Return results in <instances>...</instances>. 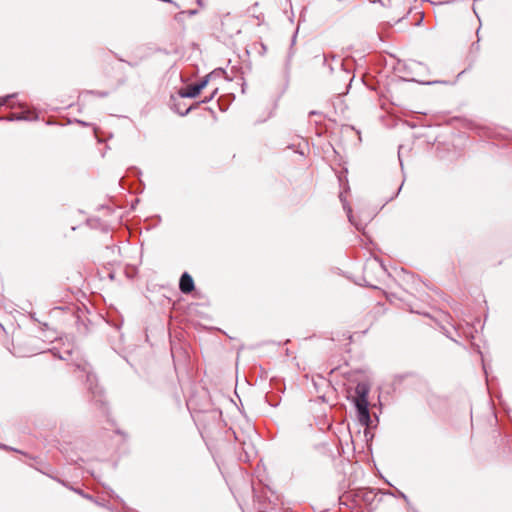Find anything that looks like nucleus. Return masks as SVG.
<instances>
[{
    "mask_svg": "<svg viewBox=\"0 0 512 512\" xmlns=\"http://www.w3.org/2000/svg\"><path fill=\"white\" fill-rule=\"evenodd\" d=\"M370 386L367 382H359L355 387L354 404L357 409L358 420L362 425L368 426L370 423L368 394Z\"/></svg>",
    "mask_w": 512,
    "mask_h": 512,
    "instance_id": "f257e3e1",
    "label": "nucleus"
},
{
    "mask_svg": "<svg viewBox=\"0 0 512 512\" xmlns=\"http://www.w3.org/2000/svg\"><path fill=\"white\" fill-rule=\"evenodd\" d=\"M179 288L182 293L188 294L193 291L194 289V281L192 277L187 273L184 272L180 278L179 281Z\"/></svg>",
    "mask_w": 512,
    "mask_h": 512,
    "instance_id": "f03ea898",
    "label": "nucleus"
},
{
    "mask_svg": "<svg viewBox=\"0 0 512 512\" xmlns=\"http://www.w3.org/2000/svg\"><path fill=\"white\" fill-rule=\"evenodd\" d=\"M200 94L198 87L195 84L188 85L185 89L179 91L181 98H195Z\"/></svg>",
    "mask_w": 512,
    "mask_h": 512,
    "instance_id": "7ed1b4c3",
    "label": "nucleus"
},
{
    "mask_svg": "<svg viewBox=\"0 0 512 512\" xmlns=\"http://www.w3.org/2000/svg\"><path fill=\"white\" fill-rule=\"evenodd\" d=\"M224 71L222 69L214 70L210 74H208L206 77H204L200 82L195 83V85L198 87V90L201 92L208 84V82L220 74H223Z\"/></svg>",
    "mask_w": 512,
    "mask_h": 512,
    "instance_id": "20e7f679",
    "label": "nucleus"
},
{
    "mask_svg": "<svg viewBox=\"0 0 512 512\" xmlns=\"http://www.w3.org/2000/svg\"><path fill=\"white\" fill-rule=\"evenodd\" d=\"M88 366L89 365L87 363H82V364H77L76 367L78 370L85 373L87 381L91 382V379L94 377V375L90 371H88Z\"/></svg>",
    "mask_w": 512,
    "mask_h": 512,
    "instance_id": "39448f33",
    "label": "nucleus"
},
{
    "mask_svg": "<svg viewBox=\"0 0 512 512\" xmlns=\"http://www.w3.org/2000/svg\"><path fill=\"white\" fill-rule=\"evenodd\" d=\"M3 120H7V121H20V120H26L27 117L24 116L23 114H11L5 118H2Z\"/></svg>",
    "mask_w": 512,
    "mask_h": 512,
    "instance_id": "423d86ee",
    "label": "nucleus"
},
{
    "mask_svg": "<svg viewBox=\"0 0 512 512\" xmlns=\"http://www.w3.org/2000/svg\"><path fill=\"white\" fill-rule=\"evenodd\" d=\"M16 93H13V94H9V95H6V96H3L0 98V106H5L7 105L8 101L12 98H15L16 97Z\"/></svg>",
    "mask_w": 512,
    "mask_h": 512,
    "instance_id": "0eeeda50",
    "label": "nucleus"
},
{
    "mask_svg": "<svg viewBox=\"0 0 512 512\" xmlns=\"http://www.w3.org/2000/svg\"><path fill=\"white\" fill-rule=\"evenodd\" d=\"M347 216L351 224H353L358 230L361 229L360 225L354 221L351 208L347 209Z\"/></svg>",
    "mask_w": 512,
    "mask_h": 512,
    "instance_id": "6e6552de",
    "label": "nucleus"
},
{
    "mask_svg": "<svg viewBox=\"0 0 512 512\" xmlns=\"http://www.w3.org/2000/svg\"><path fill=\"white\" fill-rule=\"evenodd\" d=\"M218 92V89L216 88L213 93L208 97V98H205L204 100L201 101V103H207L209 102L210 100H212L214 98V96L217 94Z\"/></svg>",
    "mask_w": 512,
    "mask_h": 512,
    "instance_id": "1a4fd4ad",
    "label": "nucleus"
},
{
    "mask_svg": "<svg viewBox=\"0 0 512 512\" xmlns=\"http://www.w3.org/2000/svg\"><path fill=\"white\" fill-rule=\"evenodd\" d=\"M190 110H191V107L187 108V109H186V110H184V111H180L179 109H176V111H177L180 115H182V116H184V115L188 114V113L190 112Z\"/></svg>",
    "mask_w": 512,
    "mask_h": 512,
    "instance_id": "9d476101",
    "label": "nucleus"
},
{
    "mask_svg": "<svg viewBox=\"0 0 512 512\" xmlns=\"http://www.w3.org/2000/svg\"><path fill=\"white\" fill-rule=\"evenodd\" d=\"M0 447H1V448H3V449H6V450H13V451H17L16 449L11 448V447H8V446H6V445H0Z\"/></svg>",
    "mask_w": 512,
    "mask_h": 512,
    "instance_id": "9b49d317",
    "label": "nucleus"
},
{
    "mask_svg": "<svg viewBox=\"0 0 512 512\" xmlns=\"http://www.w3.org/2000/svg\"><path fill=\"white\" fill-rule=\"evenodd\" d=\"M406 14H407V10H406V8H405V9L403 10V14H402V16H400V17L398 18V21H399L400 19L404 18V17L406 16Z\"/></svg>",
    "mask_w": 512,
    "mask_h": 512,
    "instance_id": "f8f14e48",
    "label": "nucleus"
},
{
    "mask_svg": "<svg viewBox=\"0 0 512 512\" xmlns=\"http://www.w3.org/2000/svg\"><path fill=\"white\" fill-rule=\"evenodd\" d=\"M123 510H124V512H135V511H133V510L127 508V507H123Z\"/></svg>",
    "mask_w": 512,
    "mask_h": 512,
    "instance_id": "ddd939ff",
    "label": "nucleus"
},
{
    "mask_svg": "<svg viewBox=\"0 0 512 512\" xmlns=\"http://www.w3.org/2000/svg\"><path fill=\"white\" fill-rule=\"evenodd\" d=\"M79 493H80L83 497H86V498L91 499V500L93 499V498H92V496L85 495V494H83V493H81V492H79Z\"/></svg>",
    "mask_w": 512,
    "mask_h": 512,
    "instance_id": "4468645a",
    "label": "nucleus"
},
{
    "mask_svg": "<svg viewBox=\"0 0 512 512\" xmlns=\"http://www.w3.org/2000/svg\"><path fill=\"white\" fill-rule=\"evenodd\" d=\"M97 505H98V506H100V505H101V506H104V504L100 501V498H99V497H98Z\"/></svg>",
    "mask_w": 512,
    "mask_h": 512,
    "instance_id": "2eb2a0df",
    "label": "nucleus"
},
{
    "mask_svg": "<svg viewBox=\"0 0 512 512\" xmlns=\"http://www.w3.org/2000/svg\"><path fill=\"white\" fill-rule=\"evenodd\" d=\"M322 58H323V63L325 64V63H326V61H327V56H326V55H323V57H322Z\"/></svg>",
    "mask_w": 512,
    "mask_h": 512,
    "instance_id": "dca6fc26",
    "label": "nucleus"
},
{
    "mask_svg": "<svg viewBox=\"0 0 512 512\" xmlns=\"http://www.w3.org/2000/svg\"><path fill=\"white\" fill-rule=\"evenodd\" d=\"M101 210H102L104 213L108 212V208H105V207H101Z\"/></svg>",
    "mask_w": 512,
    "mask_h": 512,
    "instance_id": "f3484780",
    "label": "nucleus"
},
{
    "mask_svg": "<svg viewBox=\"0 0 512 512\" xmlns=\"http://www.w3.org/2000/svg\"><path fill=\"white\" fill-rule=\"evenodd\" d=\"M92 129H93V133H94V135L96 136V126H95V125H93Z\"/></svg>",
    "mask_w": 512,
    "mask_h": 512,
    "instance_id": "a211bd4d",
    "label": "nucleus"
},
{
    "mask_svg": "<svg viewBox=\"0 0 512 512\" xmlns=\"http://www.w3.org/2000/svg\"><path fill=\"white\" fill-rule=\"evenodd\" d=\"M88 389L93 393V387L92 384L89 385Z\"/></svg>",
    "mask_w": 512,
    "mask_h": 512,
    "instance_id": "6ab92c4d",
    "label": "nucleus"
},
{
    "mask_svg": "<svg viewBox=\"0 0 512 512\" xmlns=\"http://www.w3.org/2000/svg\"><path fill=\"white\" fill-rule=\"evenodd\" d=\"M103 230H104L106 233H108V232H109V228H108V227H105Z\"/></svg>",
    "mask_w": 512,
    "mask_h": 512,
    "instance_id": "aec40b11",
    "label": "nucleus"
},
{
    "mask_svg": "<svg viewBox=\"0 0 512 512\" xmlns=\"http://www.w3.org/2000/svg\"><path fill=\"white\" fill-rule=\"evenodd\" d=\"M483 369H484V372L487 374V370H486V365L483 364Z\"/></svg>",
    "mask_w": 512,
    "mask_h": 512,
    "instance_id": "412c9836",
    "label": "nucleus"
},
{
    "mask_svg": "<svg viewBox=\"0 0 512 512\" xmlns=\"http://www.w3.org/2000/svg\"><path fill=\"white\" fill-rule=\"evenodd\" d=\"M78 123L82 124V125H87V123L83 122V121H78Z\"/></svg>",
    "mask_w": 512,
    "mask_h": 512,
    "instance_id": "4be33fe9",
    "label": "nucleus"
},
{
    "mask_svg": "<svg viewBox=\"0 0 512 512\" xmlns=\"http://www.w3.org/2000/svg\"><path fill=\"white\" fill-rule=\"evenodd\" d=\"M97 143H98V145L102 143V141L99 137H98Z\"/></svg>",
    "mask_w": 512,
    "mask_h": 512,
    "instance_id": "5701e85b",
    "label": "nucleus"
},
{
    "mask_svg": "<svg viewBox=\"0 0 512 512\" xmlns=\"http://www.w3.org/2000/svg\"><path fill=\"white\" fill-rule=\"evenodd\" d=\"M262 46V50L266 51V47L264 44L261 45Z\"/></svg>",
    "mask_w": 512,
    "mask_h": 512,
    "instance_id": "b1692460",
    "label": "nucleus"
}]
</instances>
